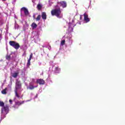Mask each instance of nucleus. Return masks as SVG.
I'll return each instance as SVG.
<instances>
[{"instance_id": "1", "label": "nucleus", "mask_w": 125, "mask_h": 125, "mask_svg": "<svg viewBox=\"0 0 125 125\" xmlns=\"http://www.w3.org/2000/svg\"><path fill=\"white\" fill-rule=\"evenodd\" d=\"M22 87V84H21V82L19 81H17L16 82V86L15 89V96L18 98H20V96L18 94V89H20Z\"/></svg>"}, {"instance_id": "2", "label": "nucleus", "mask_w": 125, "mask_h": 125, "mask_svg": "<svg viewBox=\"0 0 125 125\" xmlns=\"http://www.w3.org/2000/svg\"><path fill=\"white\" fill-rule=\"evenodd\" d=\"M51 14L52 16H56V17L59 18L60 15H61V9L59 8L58 9H54L52 10Z\"/></svg>"}, {"instance_id": "3", "label": "nucleus", "mask_w": 125, "mask_h": 125, "mask_svg": "<svg viewBox=\"0 0 125 125\" xmlns=\"http://www.w3.org/2000/svg\"><path fill=\"white\" fill-rule=\"evenodd\" d=\"M9 45L11 46H12V47H14L15 49H19V48H20V45L19 44V43H18L15 41H9Z\"/></svg>"}, {"instance_id": "4", "label": "nucleus", "mask_w": 125, "mask_h": 125, "mask_svg": "<svg viewBox=\"0 0 125 125\" xmlns=\"http://www.w3.org/2000/svg\"><path fill=\"white\" fill-rule=\"evenodd\" d=\"M1 114H3V113H5V114H8V112H9V104H5V106L2 107L1 109Z\"/></svg>"}, {"instance_id": "5", "label": "nucleus", "mask_w": 125, "mask_h": 125, "mask_svg": "<svg viewBox=\"0 0 125 125\" xmlns=\"http://www.w3.org/2000/svg\"><path fill=\"white\" fill-rule=\"evenodd\" d=\"M83 16L84 21H85L86 23H88L90 21V19L88 18V15L86 13H85L83 14Z\"/></svg>"}, {"instance_id": "6", "label": "nucleus", "mask_w": 125, "mask_h": 125, "mask_svg": "<svg viewBox=\"0 0 125 125\" xmlns=\"http://www.w3.org/2000/svg\"><path fill=\"white\" fill-rule=\"evenodd\" d=\"M36 87H38V86H34L32 84V83H29V86L27 87V89H30V90H33V89L36 88Z\"/></svg>"}, {"instance_id": "7", "label": "nucleus", "mask_w": 125, "mask_h": 125, "mask_svg": "<svg viewBox=\"0 0 125 125\" xmlns=\"http://www.w3.org/2000/svg\"><path fill=\"white\" fill-rule=\"evenodd\" d=\"M21 10H23L25 15H29V11L25 7H22L21 8Z\"/></svg>"}, {"instance_id": "8", "label": "nucleus", "mask_w": 125, "mask_h": 125, "mask_svg": "<svg viewBox=\"0 0 125 125\" xmlns=\"http://www.w3.org/2000/svg\"><path fill=\"white\" fill-rule=\"evenodd\" d=\"M60 71H61V69L59 68V66H56L55 67L54 72L57 74H59L60 73Z\"/></svg>"}, {"instance_id": "9", "label": "nucleus", "mask_w": 125, "mask_h": 125, "mask_svg": "<svg viewBox=\"0 0 125 125\" xmlns=\"http://www.w3.org/2000/svg\"><path fill=\"white\" fill-rule=\"evenodd\" d=\"M46 13L43 12L42 13V18L43 20H46Z\"/></svg>"}, {"instance_id": "10", "label": "nucleus", "mask_w": 125, "mask_h": 125, "mask_svg": "<svg viewBox=\"0 0 125 125\" xmlns=\"http://www.w3.org/2000/svg\"><path fill=\"white\" fill-rule=\"evenodd\" d=\"M37 83L39 84H44V81L43 79H38L37 80Z\"/></svg>"}, {"instance_id": "11", "label": "nucleus", "mask_w": 125, "mask_h": 125, "mask_svg": "<svg viewBox=\"0 0 125 125\" xmlns=\"http://www.w3.org/2000/svg\"><path fill=\"white\" fill-rule=\"evenodd\" d=\"M62 7H63V8H65V7H67V3L66 2V1H62V2H60Z\"/></svg>"}, {"instance_id": "12", "label": "nucleus", "mask_w": 125, "mask_h": 125, "mask_svg": "<svg viewBox=\"0 0 125 125\" xmlns=\"http://www.w3.org/2000/svg\"><path fill=\"white\" fill-rule=\"evenodd\" d=\"M31 27L32 29H36V28L38 27V25H37L36 23L33 22L31 24Z\"/></svg>"}, {"instance_id": "13", "label": "nucleus", "mask_w": 125, "mask_h": 125, "mask_svg": "<svg viewBox=\"0 0 125 125\" xmlns=\"http://www.w3.org/2000/svg\"><path fill=\"white\" fill-rule=\"evenodd\" d=\"M19 74V72H15V73H14L12 74V77H13V78H17V77L18 76Z\"/></svg>"}, {"instance_id": "14", "label": "nucleus", "mask_w": 125, "mask_h": 125, "mask_svg": "<svg viewBox=\"0 0 125 125\" xmlns=\"http://www.w3.org/2000/svg\"><path fill=\"white\" fill-rule=\"evenodd\" d=\"M24 101H22L21 102H20V101H18L17 103H16V105H18V106H20V105H22V104H24Z\"/></svg>"}, {"instance_id": "15", "label": "nucleus", "mask_w": 125, "mask_h": 125, "mask_svg": "<svg viewBox=\"0 0 125 125\" xmlns=\"http://www.w3.org/2000/svg\"><path fill=\"white\" fill-rule=\"evenodd\" d=\"M42 4L39 3L37 5V8L38 9V10H41V9H42Z\"/></svg>"}, {"instance_id": "16", "label": "nucleus", "mask_w": 125, "mask_h": 125, "mask_svg": "<svg viewBox=\"0 0 125 125\" xmlns=\"http://www.w3.org/2000/svg\"><path fill=\"white\" fill-rule=\"evenodd\" d=\"M31 65V60H27V63L26 64V66L27 68H30V65Z\"/></svg>"}, {"instance_id": "17", "label": "nucleus", "mask_w": 125, "mask_h": 125, "mask_svg": "<svg viewBox=\"0 0 125 125\" xmlns=\"http://www.w3.org/2000/svg\"><path fill=\"white\" fill-rule=\"evenodd\" d=\"M6 90H7V88H5L3 90L1 91L2 94H6Z\"/></svg>"}, {"instance_id": "18", "label": "nucleus", "mask_w": 125, "mask_h": 125, "mask_svg": "<svg viewBox=\"0 0 125 125\" xmlns=\"http://www.w3.org/2000/svg\"><path fill=\"white\" fill-rule=\"evenodd\" d=\"M36 21H40L41 20V16L40 15H39L38 17L36 18Z\"/></svg>"}, {"instance_id": "19", "label": "nucleus", "mask_w": 125, "mask_h": 125, "mask_svg": "<svg viewBox=\"0 0 125 125\" xmlns=\"http://www.w3.org/2000/svg\"><path fill=\"white\" fill-rule=\"evenodd\" d=\"M4 106H5L4 103L3 102H0V106L3 107Z\"/></svg>"}, {"instance_id": "20", "label": "nucleus", "mask_w": 125, "mask_h": 125, "mask_svg": "<svg viewBox=\"0 0 125 125\" xmlns=\"http://www.w3.org/2000/svg\"><path fill=\"white\" fill-rule=\"evenodd\" d=\"M61 45H64L65 44V40H62L61 42Z\"/></svg>"}, {"instance_id": "21", "label": "nucleus", "mask_w": 125, "mask_h": 125, "mask_svg": "<svg viewBox=\"0 0 125 125\" xmlns=\"http://www.w3.org/2000/svg\"><path fill=\"white\" fill-rule=\"evenodd\" d=\"M32 58H33V53H31L30 55L29 59L28 60H32Z\"/></svg>"}, {"instance_id": "22", "label": "nucleus", "mask_w": 125, "mask_h": 125, "mask_svg": "<svg viewBox=\"0 0 125 125\" xmlns=\"http://www.w3.org/2000/svg\"><path fill=\"white\" fill-rule=\"evenodd\" d=\"M6 59L7 60H10V56H6Z\"/></svg>"}, {"instance_id": "23", "label": "nucleus", "mask_w": 125, "mask_h": 125, "mask_svg": "<svg viewBox=\"0 0 125 125\" xmlns=\"http://www.w3.org/2000/svg\"><path fill=\"white\" fill-rule=\"evenodd\" d=\"M9 102L10 103V104H12V100L10 99V100H9Z\"/></svg>"}, {"instance_id": "24", "label": "nucleus", "mask_w": 125, "mask_h": 125, "mask_svg": "<svg viewBox=\"0 0 125 125\" xmlns=\"http://www.w3.org/2000/svg\"><path fill=\"white\" fill-rule=\"evenodd\" d=\"M24 55H25V56H26V52H24V53H23V56H24Z\"/></svg>"}, {"instance_id": "25", "label": "nucleus", "mask_w": 125, "mask_h": 125, "mask_svg": "<svg viewBox=\"0 0 125 125\" xmlns=\"http://www.w3.org/2000/svg\"><path fill=\"white\" fill-rule=\"evenodd\" d=\"M0 39L1 40V34H0Z\"/></svg>"}, {"instance_id": "26", "label": "nucleus", "mask_w": 125, "mask_h": 125, "mask_svg": "<svg viewBox=\"0 0 125 125\" xmlns=\"http://www.w3.org/2000/svg\"><path fill=\"white\" fill-rule=\"evenodd\" d=\"M2 0V1H6V0Z\"/></svg>"}, {"instance_id": "27", "label": "nucleus", "mask_w": 125, "mask_h": 125, "mask_svg": "<svg viewBox=\"0 0 125 125\" xmlns=\"http://www.w3.org/2000/svg\"><path fill=\"white\" fill-rule=\"evenodd\" d=\"M80 20H82V16H80Z\"/></svg>"}, {"instance_id": "28", "label": "nucleus", "mask_w": 125, "mask_h": 125, "mask_svg": "<svg viewBox=\"0 0 125 125\" xmlns=\"http://www.w3.org/2000/svg\"><path fill=\"white\" fill-rule=\"evenodd\" d=\"M34 18L35 19V16H33Z\"/></svg>"}, {"instance_id": "29", "label": "nucleus", "mask_w": 125, "mask_h": 125, "mask_svg": "<svg viewBox=\"0 0 125 125\" xmlns=\"http://www.w3.org/2000/svg\"><path fill=\"white\" fill-rule=\"evenodd\" d=\"M50 48H51V46H50Z\"/></svg>"}, {"instance_id": "30", "label": "nucleus", "mask_w": 125, "mask_h": 125, "mask_svg": "<svg viewBox=\"0 0 125 125\" xmlns=\"http://www.w3.org/2000/svg\"><path fill=\"white\" fill-rule=\"evenodd\" d=\"M0 41H1V40H0Z\"/></svg>"}, {"instance_id": "31", "label": "nucleus", "mask_w": 125, "mask_h": 125, "mask_svg": "<svg viewBox=\"0 0 125 125\" xmlns=\"http://www.w3.org/2000/svg\"><path fill=\"white\" fill-rule=\"evenodd\" d=\"M51 48H49V49H50Z\"/></svg>"}, {"instance_id": "32", "label": "nucleus", "mask_w": 125, "mask_h": 125, "mask_svg": "<svg viewBox=\"0 0 125 125\" xmlns=\"http://www.w3.org/2000/svg\"><path fill=\"white\" fill-rule=\"evenodd\" d=\"M51 48H49V49H50Z\"/></svg>"}]
</instances>
